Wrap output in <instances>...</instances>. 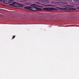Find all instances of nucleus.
<instances>
[{"label": "nucleus", "instance_id": "obj_1", "mask_svg": "<svg viewBox=\"0 0 79 79\" xmlns=\"http://www.w3.org/2000/svg\"><path fill=\"white\" fill-rule=\"evenodd\" d=\"M24 9H26L27 10H29L31 11H38L42 10V9L36 7H35L34 6H32L31 7L27 6L24 7Z\"/></svg>", "mask_w": 79, "mask_h": 79}, {"label": "nucleus", "instance_id": "obj_2", "mask_svg": "<svg viewBox=\"0 0 79 79\" xmlns=\"http://www.w3.org/2000/svg\"><path fill=\"white\" fill-rule=\"evenodd\" d=\"M59 10H64L66 11H70L71 10H75L76 9L73 8H72L71 7H66L64 8H59Z\"/></svg>", "mask_w": 79, "mask_h": 79}, {"label": "nucleus", "instance_id": "obj_3", "mask_svg": "<svg viewBox=\"0 0 79 79\" xmlns=\"http://www.w3.org/2000/svg\"><path fill=\"white\" fill-rule=\"evenodd\" d=\"M58 4L60 5H62V7H64L67 6L72 7H73V6L71 5H66L67 4V2H59Z\"/></svg>", "mask_w": 79, "mask_h": 79}, {"label": "nucleus", "instance_id": "obj_4", "mask_svg": "<svg viewBox=\"0 0 79 79\" xmlns=\"http://www.w3.org/2000/svg\"><path fill=\"white\" fill-rule=\"evenodd\" d=\"M22 5L21 4H19L17 2H13L12 4H10L9 6H14L15 7H19V6L21 7Z\"/></svg>", "mask_w": 79, "mask_h": 79}, {"label": "nucleus", "instance_id": "obj_5", "mask_svg": "<svg viewBox=\"0 0 79 79\" xmlns=\"http://www.w3.org/2000/svg\"><path fill=\"white\" fill-rule=\"evenodd\" d=\"M44 10L47 11L57 10V9L54 8H44Z\"/></svg>", "mask_w": 79, "mask_h": 79}, {"label": "nucleus", "instance_id": "obj_6", "mask_svg": "<svg viewBox=\"0 0 79 79\" xmlns=\"http://www.w3.org/2000/svg\"><path fill=\"white\" fill-rule=\"evenodd\" d=\"M2 2L6 4H8L9 3H10L12 2V0H2Z\"/></svg>", "mask_w": 79, "mask_h": 79}, {"label": "nucleus", "instance_id": "obj_7", "mask_svg": "<svg viewBox=\"0 0 79 79\" xmlns=\"http://www.w3.org/2000/svg\"><path fill=\"white\" fill-rule=\"evenodd\" d=\"M34 6H36L38 7H40V8H41L42 7V6H39V5H36V4H34Z\"/></svg>", "mask_w": 79, "mask_h": 79}, {"label": "nucleus", "instance_id": "obj_8", "mask_svg": "<svg viewBox=\"0 0 79 79\" xmlns=\"http://www.w3.org/2000/svg\"><path fill=\"white\" fill-rule=\"evenodd\" d=\"M45 2L46 3V4H48L49 3V1L48 0H45Z\"/></svg>", "mask_w": 79, "mask_h": 79}, {"label": "nucleus", "instance_id": "obj_9", "mask_svg": "<svg viewBox=\"0 0 79 79\" xmlns=\"http://www.w3.org/2000/svg\"><path fill=\"white\" fill-rule=\"evenodd\" d=\"M20 2H27V0H19Z\"/></svg>", "mask_w": 79, "mask_h": 79}, {"label": "nucleus", "instance_id": "obj_10", "mask_svg": "<svg viewBox=\"0 0 79 79\" xmlns=\"http://www.w3.org/2000/svg\"><path fill=\"white\" fill-rule=\"evenodd\" d=\"M73 1L75 2H78V0H73Z\"/></svg>", "mask_w": 79, "mask_h": 79}, {"label": "nucleus", "instance_id": "obj_11", "mask_svg": "<svg viewBox=\"0 0 79 79\" xmlns=\"http://www.w3.org/2000/svg\"><path fill=\"white\" fill-rule=\"evenodd\" d=\"M36 3L38 5H40V3L38 2H36Z\"/></svg>", "mask_w": 79, "mask_h": 79}, {"label": "nucleus", "instance_id": "obj_12", "mask_svg": "<svg viewBox=\"0 0 79 79\" xmlns=\"http://www.w3.org/2000/svg\"><path fill=\"white\" fill-rule=\"evenodd\" d=\"M52 3H53V4H56V2H52Z\"/></svg>", "mask_w": 79, "mask_h": 79}, {"label": "nucleus", "instance_id": "obj_13", "mask_svg": "<svg viewBox=\"0 0 79 79\" xmlns=\"http://www.w3.org/2000/svg\"><path fill=\"white\" fill-rule=\"evenodd\" d=\"M15 36H13V37H12V39H14V38H15Z\"/></svg>", "mask_w": 79, "mask_h": 79}, {"label": "nucleus", "instance_id": "obj_14", "mask_svg": "<svg viewBox=\"0 0 79 79\" xmlns=\"http://www.w3.org/2000/svg\"><path fill=\"white\" fill-rule=\"evenodd\" d=\"M78 9H79V7L77 8Z\"/></svg>", "mask_w": 79, "mask_h": 79}, {"label": "nucleus", "instance_id": "obj_15", "mask_svg": "<svg viewBox=\"0 0 79 79\" xmlns=\"http://www.w3.org/2000/svg\"><path fill=\"white\" fill-rule=\"evenodd\" d=\"M0 1H2V0H0Z\"/></svg>", "mask_w": 79, "mask_h": 79}]
</instances>
